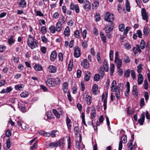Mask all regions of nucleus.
<instances>
[{
	"label": "nucleus",
	"instance_id": "nucleus-1",
	"mask_svg": "<svg viewBox=\"0 0 150 150\" xmlns=\"http://www.w3.org/2000/svg\"><path fill=\"white\" fill-rule=\"evenodd\" d=\"M116 82L115 80H114L112 84L110 87L112 91L113 92H115V95L116 99L117 100H119L120 98V89L119 88V86H116Z\"/></svg>",
	"mask_w": 150,
	"mask_h": 150
},
{
	"label": "nucleus",
	"instance_id": "nucleus-2",
	"mask_svg": "<svg viewBox=\"0 0 150 150\" xmlns=\"http://www.w3.org/2000/svg\"><path fill=\"white\" fill-rule=\"evenodd\" d=\"M27 43L28 46L31 49H34L37 46V42L35 40V38L31 35H28Z\"/></svg>",
	"mask_w": 150,
	"mask_h": 150
},
{
	"label": "nucleus",
	"instance_id": "nucleus-3",
	"mask_svg": "<svg viewBox=\"0 0 150 150\" xmlns=\"http://www.w3.org/2000/svg\"><path fill=\"white\" fill-rule=\"evenodd\" d=\"M113 23H110V24H107L105 27V30L106 33V35L109 38H110L112 37L110 32L113 30Z\"/></svg>",
	"mask_w": 150,
	"mask_h": 150
},
{
	"label": "nucleus",
	"instance_id": "nucleus-4",
	"mask_svg": "<svg viewBox=\"0 0 150 150\" xmlns=\"http://www.w3.org/2000/svg\"><path fill=\"white\" fill-rule=\"evenodd\" d=\"M90 111L91 112V118L92 119H94L96 115V111L95 106L93 105L88 106L87 107L86 112L89 114Z\"/></svg>",
	"mask_w": 150,
	"mask_h": 150
},
{
	"label": "nucleus",
	"instance_id": "nucleus-5",
	"mask_svg": "<svg viewBox=\"0 0 150 150\" xmlns=\"http://www.w3.org/2000/svg\"><path fill=\"white\" fill-rule=\"evenodd\" d=\"M104 19L105 20L110 23H113L114 16L113 14L109 12H106L105 13Z\"/></svg>",
	"mask_w": 150,
	"mask_h": 150
},
{
	"label": "nucleus",
	"instance_id": "nucleus-6",
	"mask_svg": "<svg viewBox=\"0 0 150 150\" xmlns=\"http://www.w3.org/2000/svg\"><path fill=\"white\" fill-rule=\"evenodd\" d=\"M142 19L145 21L146 22L148 21L149 16L148 13L144 8H142L141 11Z\"/></svg>",
	"mask_w": 150,
	"mask_h": 150
},
{
	"label": "nucleus",
	"instance_id": "nucleus-7",
	"mask_svg": "<svg viewBox=\"0 0 150 150\" xmlns=\"http://www.w3.org/2000/svg\"><path fill=\"white\" fill-rule=\"evenodd\" d=\"M127 137L125 135L122 136L121 140L119 142L118 150H122V143H126L127 142Z\"/></svg>",
	"mask_w": 150,
	"mask_h": 150
},
{
	"label": "nucleus",
	"instance_id": "nucleus-8",
	"mask_svg": "<svg viewBox=\"0 0 150 150\" xmlns=\"http://www.w3.org/2000/svg\"><path fill=\"white\" fill-rule=\"evenodd\" d=\"M46 84L50 87H54L56 86L55 83L53 78L48 79L46 81Z\"/></svg>",
	"mask_w": 150,
	"mask_h": 150
},
{
	"label": "nucleus",
	"instance_id": "nucleus-9",
	"mask_svg": "<svg viewBox=\"0 0 150 150\" xmlns=\"http://www.w3.org/2000/svg\"><path fill=\"white\" fill-rule=\"evenodd\" d=\"M74 56L76 58L79 57L81 55V50L78 46L74 47Z\"/></svg>",
	"mask_w": 150,
	"mask_h": 150
},
{
	"label": "nucleus",
	"instance_id": "nucleus-10",
	"mask_svg": "<svg viewBox=\"0 0 150 150\" xmlns=\"http://www.w3.org/2000/svg\"><path fill=\"white\" fill-rule=\"evenodd\" d=\"M84 8L87 11H88L91 9V4L88 1H85L83 3Z\"/></svg>",
	"mask_w": 150,
	"mask_h": 150
},
{
	"label": "nucleus",
	"instance_id": "nucleus-11",
	"mask_svg": "<svg viewBox=\"0 0 150 150\" xmlns=\"http://www.w3.org/2000/svg\"><path fill=\"white\" fill-rule=\"evenodd\" d=\"M18 5L19 7L23 8L26 7V2L25 0H20L18 3Z\"/></svg>",
	"mask_w": 150,
	"mask_h": 150
},
{
	"label": "nucleus",
	"instance_id": "nucleus-12",
	"mask_svg": "<svg viewBox=\"0 0 150 150\" xmlns=\"http://www.w3.org/2000/svg\"><path fill=\"white\" fill-rule=\"evenodd\" d=\"M57 57V54L55 51L52 52L50 55V59L51 61H54Z\"/></svg>",
	"mask_w": 150,
	"mask_h": 150
},
{
	"label": "nucleus",
	"instance_id": "nucleus-13",
	"mask_svg": "<svg viewBox=\"0 0 150 150\" xmlns=\"http://www.w3.org/2000/svg\"><path fill=\"white\" fill-rule=\"evenodd\" d=\"M18 107L20 111H22V112H25L26 111V108L24 106L23 103L18 102Z\"/></svg>",
	"mask_w": 150,
	"mask_h": 150
},
{
	"label": "nucleus",
	"instance_id": "nucleus-14",
	"mask_svg": "<svg viewBox=\"0 0 150 150\" xmlns=\"http://www.w3.org/2000/svg\"><path fill=\"white\" fill-rule=\"evenodd\" d=\"M48 69L49 70V72L52 73H55L57 71V68L56 67L53 65L50 66Z\"/></svg>",
	"mask_w": 150,
	"mask_h": 150
},
{
	"label": "nucleus",
	"instance_id": "nucleus-15",
	"mask_svg": "<svg viewBox=\"0 0 150 150\" xmlns=\"http://www.w3.org/2000/svg\"><path fill=\"white\" fill-rule=\"evenodd\" d=\"M62 24L61 21H59L56 24V30L57 32H60L62 30Z\"/></svg>",
	"mask_w": 150,
	"mask_h": 150
},
{
	"label": "nucleus",
	"instance_id": "nucleus-16",
	"mask_svg": "<svg viewBox=\"0 0 150 150\" xmlns=\"http://www.w3.org/2000/svg\"><path fill=\"white\" fill-rule=\"evenodd\" d=\"M145 119V115L144 114H141L140 118L138 120V122L140 125H142Z\"/></svg>",
	"mask_w": 150,
	"mask_h": 150
},
{
	"label": "nucleus",
	"instance_id": "nucleus-17",
	"mask_svg": "<svg viewBox=\"0 0 150 150\" xmlns=\"http://www.w3.org/2000/svg\"><path fill=\"white\" fill-rule=\"evenodd\" d=\"M133 141L132 140H130L127 144V148L128 150H132L134 147L135 145H132Z\"/></svg>",
	"mask_w": 150,
	"mask_h": 150
},
{
	"label": "nucleus",
	"instance_id": "nucleus-18",
	"mask_svg": "<svg viewBox=\"0 0 150 150\" xmlns=\"http://www.w3.org/2000/svg\"><path fill=\"white\" fill-rule=\"evenodd\" d=\"M115 62L116 64L118 69L120 68L122 65V61L121 59L115 61Z\"/></svg>",
	"mask_w": 150,
	"mask_h": 150
},
{
	"label": "nucleus",
	"instance_id": "nucleus-19",
	"mask_svg": "<svg viewBox=\"0 0 150 150\" xmlns=\"http://www.w3.org/2000/svg\"><path fill=\"white\" fill-rule=\"evenodd\" d=\"M138 83L139 85L141 84L143 81V77L142 75L141 74H139L138 77Z\"/></svg>",
	"mask_w": 150,
	"mask_h": 150
},
{
	"label": "nucleus",
	"instance_id": "nucleus-20",
	"mask_svg": "<svg viewBox=\"0 0 150 150\" xmlns=\"http://www.w3.org/2000/svg\"><path fill=\"white\" fill-rule=\"evenodd\" d=\"M8 42L9 45H11L15 42V37L12 35L8 40Z\"/></svg>",
	"mask_w": 150,
	"mask_h": 150
},
{
	"label": "nucleus",
	"instance_id": "nucleus-21",
	"mask_svg": "<svg viewBox=\"0 0 150 150\" xmlns=\"http://www.w3.org/2000/svg\"><path fill=\"white\" fill-rule=\"evenodd\" d=\"M64 34L65 36L68 37L70 35V30L68 26H67L65 29Z\"/></svg>",
	"mask_w": 150,
	"mask_h": 150
},
{
	"label": "nucleus",
	"instance_id": "nucleus-22",
	"mask_svg": "<svg viewBox=\"0 0 150 150\" xmlns=\"http://www.w3.org/2000/svg\"><path fill=\"white\" fill-rule=\"evenodd\" d=\"M66 122L68 128L70 130L71 126V121L67 115L66 118Z\"/></svg>",
	"mask_w": 150,
	"mask_h": 150
},
{
	"label": "nucleus",
	"instance_id": "nucleus-23",
	"mask_svg": "<svg viewBox=\"0 0 150 150\" xmlns=\"http://www.w3.org/2000/svg\"><path fill=\"white\" fill-rule=\"evenodd\" d=\"M68 83L67 82H65L63 83V88L64 91L65 93L69 92L68 89Z\"/></svg>",
	"mask_w": 150,
	"mask_h": 150
},
{
	"label": "nucleus",
	"instance_id": "nucleus-24",
	"mask_svg": "<svg viewBox=\"0 0 150 150\" xmlns=\"http://www.w3.org/2000/svg\"><path fill=\"white\" fill-rule=\"evenodd\" d=\"M91 77V73L89 71H87L85 76L84 79L86 81H88L90 79Z\"/></svg>",
	"mask_w": 150,
	"mask_h": 150
},
{
	"label": "nucleus",
	"instance_id": "nucleus-25",
	"mask_svg": "<svg viewBox=\"0 0 150 150\" xmlns=\"http://www.w3.org/2000/svg\"><path fill=\"white\" fill-rule=\"evenodd\" d=\"M85 98H86L87 104L89 105H90L92 101L91 96H90L86 95Z\"/></svg>",
	"mask_w": 150,
	"mask_h": 150
},
{
	"label": "nucleus",
	"instance_id": "nucleus-26",
	"mask_svg": "<svg viewBox=\"0 0 150 150\" xmlns=\"http://www.w3.org/2000/svg\"><path fill=\"white\" fill-rule=\"evenodd\" d=\"M98 90V86L96 84L93 85L92 88V93L93 95H96V94L97 91Z\"/></svg>",
	"mask_w": 150,
	"mask_h": 150
},
{
	"label": "nucleus",
	"instance_id": "nucleus-27",
	"mask_svg": "<svg viewBox=\"0 0 150 150\" xmlns=\"http://www.w3.org/2000/svg\"><path fill=\"white\" fill-rule=\"evenodd\" d=\"M29 92L26 91H24L21 93L20 96L22 98H26L29 96Z\"/></svg>",
	"mask_w": 150,
	"mask_h": 150
},
{
	"label": "nucleus",
	"instance_id": "nucleus-28",
	"mask_svg": "<svg viewBox=\"0 0 150 150\" xmlns=\"http://www.w3.org/2000/svg\"><path fill=\"white\" fill-rule=\"evenodd\" d=\"M99 2L98 1H95L92 4V8L93 9H96L99 5Z\"/></svg>",
	"mask_w": 150,
	"mask_h": 150
},
{
	"label": "nucleus",
	"instance_id": "nucleus-29",
	"mask_svg": "<svg viewBox=\"0 0 150 150\" xmlns=\"http://www.w3.org/2000/svg\"><path fill=\"white\" fill-rule=\"evenodd\" d=\"M34 68L35 70L37 71H40L42 69V66L38 64H35L34 66Z\"/></svg>",
	"mask_w": 150,
	"mask_h": 150
},
{
	"label": "nucleus",
	"instance_id": "nucleus-30",
	"mask_svg": "<svg viewBox=\"0 0 150 150\" xmlns=\"http://www.w3.org/2000/svg\"><path fill=\"white\" fill-rule=\"evenodd\" d=\"M104 70L105 71H108L109 70V66L106 60L104 61Z\"/></svg>",
	"mask_w": 150,
	"mask_h": 150
},
{
	"label": "nucleus",
	"instance_id": "nucleus-31",
	"mask_svg": "<svg viewBox=\"0 0 150 150\" xmlns=\"http://www.w3.org/2000/svg\"><path fill=\"white\" fill-rule=\"evenodd\" d=\"M73 66V61L72 60H71L68 65V70L69 71H71L72 70Z\"/></svg>",
	"mask_w": 150,
	"mask_h": 150
},
{
	"label": "nucleus",
	"instance_id": "nucleus-32",
	"mask_svg": "<svg viewBox=\"0 0 150 150\" xmlns=\"http://www.w3.org/2000/svg\"><path fill=\"white\" fill-rule=\"evenodd\" d=\"M89 63L86 59H85L83 61V67L85 69H87L89 67Z\"/></svg>",
	"mask_w": 150,
	"mask_h": 150
},
{
	"label": "nucleus",
	"instance_id": "nucleus-33",
	"mask_svg": "<svg viewBox=\"0 0 150 150\" xmlns=\"http://www.w3.org/2000/svg\"><path fill=\"white\" fill-rule=\"evenodd\" d=\"M127 112L128 115H132L134 113V111L133 110H130V107L129 106L127 108Z\"/></svg>",
	"mask_w": 150,
	"mask_h": 150
},
{
	"label": "nucleus",
	"instance_id": "nucleus-34",
	"mask_svg": "<svg viewBox=\"0 0 150 150\" xmlns=\"http://www.w3.org/2000/svg\"><path fill=\"white\" fill-rule=\"evenodd\" d=\"M115 65L113 64H111L110 67V75H112L114 72Z\"/></svg>",
	"mask_w": 150,
	"mask_h": 150
},
{
	"label": "nucleus",
	"instance_id": "nucleus-35",
	"mask_svg": "<svg viewBox=\"0 0 150 150\" xmlns=\"http://www.w3.org/2000/svg\"><path fill=\"white\" fill-rule=\"evenodd\" d=\"M142 64H139L137 67V71L138 73L139 74L142 72Z\"/></svg>",
	"mask_w": 150,
	"mask_h": 150
},
{
	"label": "nucleus",
	"instance_id": "nucleus-36",
	"mask_svg": "<svg viewBox=\"0 0 150 150\" xmlns=\"http://www.w3.org/2000/svg\"><path fill=\"white\" fill-rule=\"evenodd\" d=\"M150 31V30L148 27H144L143 32L144 35H148Z\"/></svg>",
	"mask_w": 150,
	"mask_h": 150
},
{
	"label": "nucleus",
	"instance_id": "nucleus-37",
	"mask_svg": "<svg viewBox=\"0 0 150 150\" xmlns=\"http://www.w3.org/2000/svg\"><path fill=\"white\" fill-rule=\"evenodd\" d=\"M53 113L55 115L56 117L59 118L60 117V115L57 112V110L55 109H53L52 110Z\"/></svg>",
	"mask_w": 150,
	"mask_h": 150
},
{
	"label": "nucleus",
	"instance_id": "nucleus-38",
	"mask_svg": "<svg viewBox=\"0 0 150 150\" xmlns=\"http://www.w3.org/2000/svg\"><path fill=\"white\" fill-rule=\"evenodd\" d=\"M24 87V85L23 84H19L17 85H16L15 86L14 88L16 90H20L22 88H23Z\"/></svg>",
	"mask_w": 150,
	"mask_h": 150
},
{
	"label": "nucleus",
	"instance_id": "nucleus-39",
	"mask_svg": "<svg viewBox=\"0 0 150 150\" xmlns=\"http://www.w3.org/2000/svg\"><path fill=\"white\" fill-rule=\"evenodd\" d=\"M41 32L43 34H45L47 32V29L45 26H42L41 27Z\"/></svg>",
	"mask_w": 150,
	"mask_h": 150
},
{
	"label": "nucleus",
	"instance_id": "nucleus-40",
	"mask_svg": "<svg viewBox=\"0 0 150 150\" xmlns=\"http://www.w3.org/2000/svg\"><path fill=\"white\" fill-rule=\"evenodd\" d=\"M94 18L96 22L99 21L100 20V14L97 13L94 16Z\"/></svg>",
	"mask_w": 150,
	"mask_h": 150
},
{
	"label": "nucleus",
	"instance_id": "nucleus-41",
	"mask_svg": "<svg viewBox=\"0 0 150 150\" xmlns=\"http://www.w3.org/2000/svg\"><path fill=\"white\" fill-rule=\"evenodd\" d=\"M49 30L50 32L53 33H54L56 30L55 27L54 25L51 26L49 28Z\"/></svg>",
	"mask_w": 150,
	"mask_h": 150
},
{
	"label": "nucleus",
	"instance_id": "nucleus-42",
	"mask_svg": "<svg viewBox=\"0 0 150 150\" xmlns=\"http://www.w3.org/2000/svg\"><path fill=\"white\" fill-rule=\"evenodd\" d=\"M131 70L129 69H127L125 72V76L126 77H129L130 76V73Z\"/></svg>",
	"mask_w": 150,
	"mask_h": 150
},
{
	"label": "nucleus",
	"instance_id": "nucleus-43",
	"mask_svg": "<svg viewBox=\"0 0 150 150\" xmlns=\"http://www.w3.org/2000/svg\"><path fill=\"white\" fill-rule=\"evenodd\" d=\"M58 143L57 142H52L49 144V146L50 147H57L58 146Z\"/></svg>",
	"mask_w": 150,
	"mask_h": 150
},
{
	"label": "nucleus",
	"instance_id": "nucleus-44",
	"mask_svg": "<svg viewBox=\"0 0 150 150\" xmlns=\"http://www.w3.org/2000/svg\"><path fill=\"white\" fill-rule=\"evenodd\" d=\"M126 86L127 89L126 91V93H127V94H128L130 91V84L129 82H127Z\"/></svg>",
	"mask_w": 150,
	"mask_h": 150
},
{
	"label": "nucleus",
	"instance_id": "nucleus-45",
	"mask_svg": "<svg viewBox=\"0 0 150 150\" xmlns=\"http://www.w3.org/2000/svg\"><path fill=\"white\" fill-rule=\"evenodd\" d=\"M113 51L112 50H111L109 53V57L110 60L112 61L113 60Z\"/></svg>",
	"mask_w": 150,
	"mask_h": 150
},
{
	"label": "nucleus",
	"instance_id": "nucleus-46",
	"mask_svg": "<svg viewBox=\"0 0 150 150\" xmlns=\"http://www.w3.org/2000/svg\"><path fill=\"white\" fill-rule=\"evenodd\" d=\"M131 76L134 80L136 79V74L134 71L133 70H131L130 72Z\"/></svg>",
	"mask_w": 150,
	"mask_h": 150
},
{
	"label": "nucleus",
	"instance_id": "nucleus-47",
	"mask_svg": "<svg viewBox=\"0 0 150 150\" xmlns=\"http://www.w3.org/2000/svg\"><path fill=\"white\" fill-rule=\"evenodd\" d=\"M140 47L141 49H143L145 47V42L144 40H141L140 43Z\"/></svg>",
	"mask_w": 150,
	"mask_h": 150
},
{
	"label": "nucleus",
	"instance_id": "nucleus-48",
	"mask_svg": "<svg viewBox=\"0 0 150 150\" xmlns=\"http://www.w3.org/2000/svg\"><path fill=\"white\" fill-rule=\"evenodd\" d=\"M126 8L127 11L129 12L130 11V5L129 1L128 0H127L126 1Z\"/></svg>",
	"mask_w": 150,
	"mask_h": 150
},
{
	"label": "nucleus",
	"instance_id": "nucleus-49",
	"mask_svg": "<svg viewBox=\"0 0 150 150\" xmlns=\"http://www.w3.org/2000/svg\"><path fill=\"white\" fill-rule=\"evenodd\" d=\"M74 35L76 38H79L80 36L79 31L78 30H76L74 32Z\"/></svg>",
	"mask_w": 150,
	"mask_h": 150
},
{
	"label": "nucleus",
	"instance_id": "nucleus-50",
	"mask_svg": "<svg viewBox=\"0 0 150 150\" xmlns=\"http://www.w3.org/2000/svg\"><path fill=\"white\" fill-rule=\"evenodd\" d=\"M100 78V76L98 74H96L94 76V79L96 81H99Z\"/></svg>",
	"mask_w": 150,
	"mask_h": 150
},
{
	"label": "nucleus",
	"instance_id": "nucleus-51",
	"mask_svg": "<svg viewBox=\"0 0 150 150\" xmlns=\"http://www.w3.org/2000/svg\"><path fill=\"white\" fill-rule=\"evenodd\" d=\"M125 25L123 24H121L119 26V30L121 31H123L124 30Z\"/></svg>",
	"mask_w": 150,
	"mask_h": 150
},
{
	"label": "nucleus",
	"instance_id": "nucleus-52",
	"mask_svg": "<svg viewBox=\"0 0 150 150\" xmlns=\"http://www.w3.org/2000/svg\"><path fill=\"white\" fill-rule=\"evenodd\" d=\"M57 142L58 143V146H63L64 144V141L62 139H60Z\"/></svg>",
	"mask_w": 150,
	"mask_h": 150
},
{
	"label": "nucleus",
	"instance_id": "nucleus-53",
	"mask_svg": "<svg viewBox=\"0 0 150 150\" xmlns=\"http://www.w3.org/2000/svg\"><path fill=\"white\" fill-rule=\"evenodd\" d=\"M79 128L78 126H76L74 129V131L76 135L79 132Z\"/></svg>",
	"mask_w": 150,
	"mask_h": 150
},
{
	"label": "nucleus",
	"instance_id": "nucleus-54",
	"mask_svg": "<svg viewBox=\"0 0 150 150\" xmlns=\"http://www.w3.org/2000/svg\"><path fill=\"white\" fill-rule=\"evenodd\" d=\"M41 51L43 54H45L47 51V48L45 46L42 47L40 49Z\"/></svg>",
	"mask_w": 150,
	"mask_h": 150
},
{
	"label": "nucleus",
	"instance_id": "nucleus-55",
	"mask_svg": "<svg viewBox=\"0 0 150 150\" xmlns=\"http://www.w3.org/2000/svg\"><path fill=\"white\" fill-rule=\"evenodd\" d=\"M130 29V27L129 26L127 27L125 29H124V30L123 31H124V35H127L128 32L129 31Z\"/></svg>",
	"mask_w": 150,
	"mask_h": 150
},
{
	"label": "nucleus",
	"instance_id": "nucleus-56",
	"mask_svg": "<svg viewBox=\"0 0 150 150\" xmlns=\"http://www.w3.org/2000/svg\"><path fill=\"white\" fill-rule=\"evenodd\" d=\"M41 39L42 41L45 43H46L47 42L48 40L47 38H46L45 36H43L41 37Z\"/></svg>",
	"mask_w": 150,
	"mask_h": 150
},
{
	"label": "nucleus",
	"instance_id": "nucleus-57",
	"mask_svg": "<svg viewBox=\"0 0 150 150\" xmlns=\"http://www.w3.org/2000/svg\"><path fill=\"white\" fill-rule=\"evenodd\" d=\"M106 123H107V124L108 126V129L109 130L110 129V123L109 119L107 116H106Z\"/></svg>",
	"mask_w": 150,
	"mask_h": 150
},
{
	"label": "nucleus",
	"instance_id": "nucleus-58",
	"mask_svg": "<svg viewBox=\"0 0 150 150\" xmlns=\"http://www.w3.org/2000/svg\"><path fill=\"white\" fill-rule=\"evenodd\" d=\"M6 49V47L3 45H0V52H3Z\"/></svg>",
	"mask_w": 150,
	"mask_h": 150
},
{
	"label": "nucleus",
	"instance_id": "nucleus-59",
	"mask_svg": "<svg viewBox=\"0 0 150 150\" xmlns=\"http://www.w3.org/2000/svg\"><path fill=\"white\" fill-rule=\"evenodd\" d=\"M144 85V88L146 90L148 88V83L146 80H145Z\"/></svg>",
	"mask_w": 150,
	"mask_h": 150
},
{
	"label": "nucleus",
	"instance_id": "nucleus-60",
	"mask_svg": "<svg viewBox=\"0 0 150 150\" xmlns=\"http://www.w3.org/2000/svg\"><path fill=\"white\" fill-rule=\"evenodd\" d=\"M130 59L129 57L125 56L124 58V62L125 63H129L130 61Z\"/></svg>",
	"mask_w": 150,
	"mask_h": 150
},
{
	"label": "nucleus",
	"instance_id": "nucleus-61",
	"mask_svg": "<svg viewBox=\"0 0 150 150\" xmlns=\"http://www.w3.org/2000/svg\"><path fill=\"white\" fill-rule=\"evenodd\" d=\"M145 104L144 99V98H142L140 100V106L142 107Z\"/></svg>",
	"mask_w": 150,
	"mask_h": 150
},
{
	"label": "nucleus",
	"instance_id": "nucleus-62",
	"mask_svg": "<svg viewBox=\"0 0 150 150\" xmlns=\"http://www.w3.org/2000/svg\"><path fill=\"white\" fill-rule=\"evenodd\" d=\"M115 95V93H112L110 95V100L112 101H113L115 98L114 95Z\"/></svg>",
	"mask_w": 150,
	"mask_h": 150
},
{
	"label": "nucleus",
	"instance_id": "nucleus-63",
	"mask_svg": "<svg viewBox=\"0 0 150 150\" xmlns=\"http://www.w3.org/2000/svg\"><path fill=\"white\" fill-rule=\"evenodd\" d=\"M11 141L10 139H8L6 141V146L7 148L8 149L11 147Z\"/></svg>",
	"mask_w": 150,
	"mask_h": 150
},
{
	"label": "nucleus",
	"instance_id": "nucleus-64",
	"mask_svg": "<svg viewBox=\"0 0 150 150\" xmlns=\"http://www.w3.org/2000/svg\"><path fill=\"white\" fill-rule=\"evenodd\" d=\"M58 57L59 60L62 61L63 60V55L62 53H59L58 54Z\"/></svg>",
	"mask_w": 150,
	"mask_h": 150
}]
</instances>
